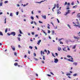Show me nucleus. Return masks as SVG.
<instances>
[{
    "label": "nucleus",
    "instance_id": "09e8293b",
    "mask_svg": "<svg viewBox=\"0 0 80 80\" xmlns=\"http://www.w3.org/2000/svg\"><path fill=\"white\" fill-rule=\"evenodd\" d=\"M55 54H56V56H58V55L57 53H55Z\"/></svg>",
    "mask_w": 80,
    "mask_h": 80
},
{
    "label": "nucleus",
    "instance_id": "680f3d73",
    "mask_svg": "<svg viewBox=\"0 0 80 80\" xmlns=\"http://www.w3.org/2000/svg\"><path fill=\"white\" fill-rule=\"evenodd\" d=\"M68 50H69V51H70V48H68Z\"/></svg>",
    "mask_w": 80,
    "mask_h": 80
},
{
    "label": "nucleus",
    "instance_id": "4d7b16f0",
    "mask_svg": "<svg viewBox=\"0 0 80 80\" xmlns=\"http://www.w3.org/2000/svg\"><path fill=\"white\" fill-rule=\"evenodd\" d=\"M47 28H48V29H50V26H48Z\"/></svg>",
    "mask_w": 80,
    "mask_h": 80
},
{
    "label": "nucleus",
    "instance_id": "0eeeda50",
    "mask_svg": "<svg viewBox=\"0 0 80 80\" xmlns=\"http://www.w3.org/2000/svg\"><path fill=\"white\" fill-rule=\"evenodd\" d=\"M56 4H54V7L52 8V10L53 11V12H54V11H53V9H55V8H56Z\"/></svg>",
    "mask_w": 80,
    "mask_h": 80
},
{
    "label": "nucleus",
    "instance_id": "a878e982",
    "mask_svg": "<svg viewBox=\"0 0 80 80\" xmlns=\"http://www.w3.org/2000/svg\"><path fill=\"white\" fill-rule=\"evenodd\" d=\"M47 55H48V54H50V51L49 50H48V53H47Z\"/></svg>",
    "mask_w": 80,
    "mask_h": 80
},
{
    "label": "nucleus",
    "instance_id": "1a4fd4ad",
    "mask_svg": "<svg viewBox=\"0 0 80 80\" xmlns=\"http://www.w3.org/2000/svg\"><path fill=\"white\" fill-rule=\"evenodd\" d=\"M11 48L13 51H15V47H14L13 46H11Z\"/></svg>",
    "mask_w": 80,
    "mask_h": 80
},
{
    "label": "nucleus",
    "instance_id": "20e7f679",
    "mask_svg": "<svg viewBox=\"0 0 80 80\" xmlns=\"http://www.w3.org/2000/svg\"><path fill=\"white\" fill-rule=\"evenodd\" d=\"M74 38L75 39H77V40H79V39H80V37H76L75 36H74Z\"/></svg>",
    "mask_w": 80,
    "mask_h": 80
},
{
    "label": "nucleus",
    "instance_id": "a211bd4d",
    "mask_svg": "<svg viewBox=\"0 0 80 80\" xmlns=\"http://www.w3.org/2000/svg\"><path fill=\"white\" fill-rule=\"evenodd\" d=\"M19 31L20 33V34H22L23 33L22 32V31H21V30L20 29H19Z\"/></svg>",
    "mask_w": 80,
    "mask_h": 80
},
{
    "label": "nucleus",
    "instance_id": "774afa93",
    "mask_svg": "<svg viewBox=\"0 0 80 80\" xmlns=\"http://www.w3.org/2000/svg\"><path fill=\"white\" fill-rule=\"evenodd\" d=\"M24 58H27V55H25L24 56Z\"/></svg>",
    "mask_w": 80,
    "mask_h": 80
},
{
    "label": "nucleus",
    "instance_id": "f3484780",
    "mask_svg": "<svg viewBox=\"0 0 80 80\" xmlns=\"http://www.w3.org/2000/svg\"><path fill=\"white\" fill-rule=\"evenodd\" d=\"M14 65H15V66H17V65H18V63L17 62L14 63Z\"/></svg>",
    "mask_w": 80,
    "mask_h": 80
},
{
    "label": "nucleus",
    "instance_id": "4c0bfd02",
    "mask_svg": "<svg viewBox=\"0 0 80 80\" xmlns=\"http://www.w3.org/2000/svg\"><path fill=\"white\" fill-rule=\"evenodd\" d=\"M44 52H46V53H47V50L45 49V50L44 51Z\"/></svg>",
    "mask_w": 80,
    "mask_h": 80
},
{
    "label": "nucleus",
    "instance_id": "c85d7f7f",
    "mask_svg": "<svg viewBox=\"0 0 80 80\" xmlns=\"http://www.w3.org/2000/svg\"><path fill=\"white\" fill-rule=\"evenodd\" d=\"M77 74H74L73 75V77H76V76H77Z\"/></svg>",
    "mask_w": 80,
    "mask_h": 80
},
{
    "label": "nucleus",
    "instance_id": "412c9836",
    "mask_svg": "<svg viewBox=\"0 0 80 80\" xmlns=\"http://www.w3.org/2000/svg\"><path fill=\"white\" fill-rule=\"evenodd\" d=\"M3 5V2H1L0 3V7L2 6Z\"/></svg>",
    "mask_w": 80,
    "mask_h": 80
},
{
    "label": "nucleus",
    "instance_id": "9d476101",
    "mask_svg": "<svg viewBox=\"0 0 80 80\" xmlns=\"http://www.w3.org/2000/svg\"><path fill=\"white\" fill-rule=\"evenodd\" d=\"M70 12V10H68V12H66V14H65V15H67L68 13H69V12Z\"/></svg>",
    "mask_w": 80,
    "mask_h": 80
},
{
    "label": "nucleus",
    "instance_id": "bf43d9fd",
    "mask_svg": "<svg viewBox=\"0 0 80 80\" xmlns=\"http://www.w3.org/2000/svg\"><path fill=\"white\" fill-rule=\"evenodd\" d=\"M33 21H32L31 22V24H33Z\"/></svg>",
    "mask_w": 80,
    "mask_h": 80
},
{
    "label": "nucleus",
    "instance_id": "2eb2a0df",
    "mask_svg": "<svg viewBox=\"0 0 80 80\" xmlns=\"http://www.w3.org/2000/svg\"><path fill=\"white\" fill-rule=\"evenodd\" d=\"M77 16L78 18H80V13H78Z\"/></svg>",
    "mask_w": 80,
    "mask_h": 80
},
{
    "label": "nucleus",
    "instance_id": "f257e3e1",
    "mask_svg": "<svg viewBox=\"0 0 80 80\" xmlns=\"http://www.w3.org/2000/svg\"><path fill=\"white\" fill-rule=\"evenodd\" d=\"M72 23H73V24H74V26L75 27H78L79 28H80V24H78V25H77L74 22H73Z\"/></svg>",
    "mask_w": 80,
    "mask_h": 80
},
{
    "label": "nucleus",
    "instance_id": "bb28decb",
    "mask_svg": "<svg viewBox=\"0 0 80 80\" xmlns=\"http://www.w3.org/2000/svg\"><path fill=\"white\" fill-rule=\"evenodd\" d=\"M8 29H7V28H6L5 30V32L6 33H7V30H8Z\"/></svg>",
    "mask_w": 80,
    "mask_h": 80
},
{
    "label": "nucleus",
    "instance_id": "3c124183",
    "mask_svg": "<svg viewBox=\"0 0 80 80\" xmlns=\"http://www.w3.org/2000/svg\"><path fill=\"white\" fill-rule=\"evenodd\" d=\"M18 13H19V12H16V15H18Z\"/></svg>",
    "mask_w": 80,
    "mask_h": 80
},
{
    "label": "nucleus",
    "instance_id": "473e14b6",
    "mask_svg": "<svg viewBox=\"0 0 80 80\" xmlns=\"http://www.w3.org/2000/svg\"><path fill=\"white\" fill-rule=\"evenodd\" d=\"M14 55H15V56H17V55L16 52H15L14 53Z\"/></svg>",
    "mask_w": 80,
    "mask_h": 80
},
{
    "label": "nucleus",
    "instance_id": "f8f14e48",
    "mask_svg": "<svg viewBox=\"0 0 80 80\" xmlns=\"http://www.w3.org/2000/svg\"><path fill=\"white\" fill-rule=\"evenodd\" d=\"M40 42H41V40H39L38 43H37V44L38 45H40Z\"/></svg>",
    "mask_w": 80,
    "mask_h": 80
},
{
    "label": "nucleus",
    "instance_id": "423d86ee",
    "mask_svg": "<svg viewBox=\"0 0 80 80\" xmlns=\"http://www.w3.org/2000/svg\"><path fill=\"white\" fill-rule=\"evenodd\" d=\"M45 0L44 1H42L40 2H35V3H41L42 2H45Z\"/></svg>",
    "mask_w": 80,
    "mask_h": 80
},
{
    "label": "nucleus",
    "instance_id": "e2e57ef3",
    "mask_svg": "<svg viewBox=\"0 0 80 80\" xmlns=\"http://www.w3.org/2000/svg\"><path fill=\"white\" fill-rule=\"evenodd\" d=\"M32 35H34V32H32Z\"/></svg>",
    "mask_w": 80,
    "mask_h": 80
},
{
    "label": "nucleus",
    "instance_id": "c756f323",
    "mask_svg": "<svg viewBox=\"0 0 80 80\" xmlns=\"http://www.w3.org/2000/svg\"><path fill=\"white\" fill-rule=\"evenodd\" d=\"M31 19H32V20H34V18H33V17H31Z\"/></svg>",
    "mask_w": 80,
    "mask_h": 80
},
{
    "label": "nucleus",
    "instance_id": "7ed1b4c3",
    "mask_svg": "<svg viewBox=\"0 0 80 80\" xmlns=\"http://www.w3.org/2000/svg\"><path fill=\"white\" fill-rule=\"evenodd\" d=\"M64 58V59H65V60H68V61H69L70 62H73V60H71L70 59H67L66 58Z\"/></svg>",
    "mask_w": 80,
    "mask_h": 80
},
{
    "label": "nucleus",
    "instance_id": "4be33fe9",
    "mask_svg": "<svg viewBox=\"0 0 80 80\" xmlns=\"http://www.w3.org/2000/svg\"><path fill=\"white\" fill-rule=\"evenodd\" d=\"M0 35L3 36V33L2 32H0Z\"/></svg>",
    "mask_w": 80,
    "mask_h": 80
},
{
    "label": "nucleus",
    "instance_id": "cd10ccee",
    "mask_svg": "<svg viewBox=\"0 0 80 80\" xmlns=\"http://www.w3.org/2000/svg\"><path fill=\"white\" fill-rule=\"evenodd\" d=\"M54 33H55V31H52V35H53L54 34Z\"/></svg>",
    "mask_w": 80,
    "mask_h": 80
},
{
    "label": "nucleus",
    "instance_id": "a19ab883",
    "mask_svg": "<svg viewBox=\"0 0 80 80\" xmlns=\"http://www.w3.org/2000/svg\"><path fill=\"white\" fill-rule=\"evenodd\" d=\"M7 35H9V36H10V35L11 34V33L10 34V33H7Z\"/></svg>",
    "mask_w": 80,
    "mask_h": 80
},
{
    "label": "nucleus",
    "instance_id": "b1692460",
    "mask_svg": "<svg viewBox=\"0 0 80 80\" xmlns=\"http://www.w3.org/2000/svg\"><path fill=\"white\" fill-rule=\"evenodd\" d=\"M78 6L77 5H75L74 6L72 7V8H77V7Z\"/></svg>",
    "mask_w": 80,
    "mask_h": 80
},
{
    "label": "nucleus",
    "instance_id": "2f4dec72",
    "mask_svg": "<svg viewBox=\"0 0 80 80\" xmlns=\"http://www.w3.org/2000/svg\"><path fill=\"white\" fill-rule=\"evenodd\" d=\"M66 75L67 76H68V75H69L70 76V73H67L66 74Z\"/></svg>",
    "mask_w": 80,
    "mask_h": 80
},
{
    "label": "nucleus",
    "instance_id": "dca6fc26",
    "mask_svg": "<svg viewBox=\"0 0 80 80\" xmlns=\"http://www.w3.org/2000/svg\"><path fill=\"white\" fill-rule=\"evenodd\" d=\"M42 17L44 19H46V15L42 16Z\"/></svg>",
    "mask_w": 80,
    "mask_h": 80
},
{
    "label": "nucleus",
    "instance_id": "a18cd8bd",
    "mask_svg": "<svg viewBox=\"0 0 80 80\" xmlns=\"http://www.w3.org/2000/svg\"><path fill=\"white\" fill-rule=\"evenodd\" d=\"M18 37H21L22 36V35L20 34H19L18 35Z\"/></svg>",
    "mask_w": 80,
    "mask_h": 80
},
{
    "label": "nucleus",
    "instance_id": "f03ea898",
    "mask_svg": "<svg viewBox=\"0 0 80 80\" xmlns=\"http://www.w3.org/2000/svg\"><path fill=\"white\" fill-rule=\"evenodd\" d=\"M11 34L13 36H15V34H16L15 32H11Z\"/></svg>",
    "mask_w": 80,
    "mask_h": 80
},
{
    "label": "nucleus",
    "instance_id": "37998d69",
    "mask_svg": "<svg viewBox=\"0 0 80 80\" xmlns=\"http://www.w3.org/2000/svg\"><path fill=\"white\" fill-rule=\"evenodd\" d=\"M33 55H34V57H35V56H36V53H33Z\"/></svg>",
    "mask_w": 80,
    "mask_h": 80
},
{
    "label": "nucleus",
    "instance_id": "f704fd0d",
    "mask_svg": "<svg viewBox=\"0 0 80 80\" xmlns=\"http://www.w3.org/2000/svg\"><path fill=\"white\" fill-rule=\"evenodd\" d=\"M67 57H68V58H70V57H71V58H72V57H71V56H69V55H68V56H67Z\"/></svg>",
    "mask_w": 80,
    "mask_h": 80
},
{
    "label": "nucleus",
    "instance_id": "6e6d98bb",
    "mask_svg": "<svg viewBox=\"0 0 80 80\" xmlns=\"http://www.w3.org/2000/svg\"><path fill=\"white\" fill-rule=\"evenodd\" d=\"M52 56H53L54 57H55H55H55V56H54V55L53 54H52Z\"/></svg>",
    "mask_w": 80,
    "mask_h": 80
},
{
    "label": "nucleus",
    "instance_id": "052dcab7",
    "mask_svg": "<svg viewBox=\"0 0 80 80\" xmlns=\"http://www.w3.org/2000/svg\"><path fill=\"white\" fill-rule=\"evenodd\" d=\"M67 2H66L65 3V5H67Z\"/></svg>",
    "mask_w": 80,
    "mask_h": 80
},
{
    "label": "nucleus",
    "instance_id": "6ab92c4d",
    "mask_svg": "<svg viewBox=\"0 0 80 80\" xmlns=\"http://www.w3.org/2000/svg\"><path fill=\"white\" fill-rule=\"evenodd\" d=\"M62 49H61V48L60 47H59L58 48V51H60Z\"/></svg>",
    "mask_w": 80,
    "mask_h": 80
},
{
    "label": "nucleus",
    "instance_id": "6e6552de",
    "mask_svg": "<svg viewBox=\"0 0 80 80\" xmlns=\"http://www.w3.org/2000/svg\"><path fill=\"white\" fill-rule=\"evenodd\" d=\"M44 52V51L43 52L42 51H41V54L42 56H43V55H44V54H45V53ZM42 54H43V55Z\"/></svg>",
    "mask_w": 80,
    "mask_h": 80
},
{
    "label": "nucleus",
    "instance_id": "ddd939ff",
    "mask_svg": "<svg viewBox=\"0 0 80 80\" xmlns=\"http://www.w3.org/2000/svg\"><path fill=\"white\" fill-rule=\"evenodd\" d=\"M73 65H75V66H77V63L76 62H73Z\"/></svg>",
    "mask_w": 80,
    "mask_h": 80
},
{
    "label": "nucleus",
    "instance_id": "9b49d317",
    "mask_svg": "<svg viewBox=\"0 0 80 80\" xmlns=\"http://www.w3.org/2000/svg\"><path fill=\"white\" fill-rule=\"evenodd\" d=\"M61 13V12L59 11V9H58L57 11V14H60Z\"/></svg>",
    "mask_w": 80,
    "mask_h": 80
},
{
    "label": "nucleus",
    "instance_id": "de8ad7c7",
    "mask_svg": "<svg viewBox=\"0 0 80 80\" xmlns=\"http://www.w3.org/2000/svg\"><path fill=\"white\" fill-rule=\"evenodd\" d=\"M39 23H43V22H42L40 21H39Z\"/></svg>",
    "mask_w": 80,
    "mask_h": 80
},
{
    "label": "nucleus",
    "instance_id": "79ce46f5",
    "mask_svg": "<svg viewBox=\"0 0 80 80\" xmlns=\"http://www.w3.org/2000/svg\"><path fill=\"white\" fill-rule=\"evenodd\" d=\"M29 48H30V49H32L33 48L32 46H29Z\"/></svg>",
    "mask_w": 80,
    "mask_h": 80
},
{
    "label": "nucleus",
    "instance_id": "5701e85b",
    "mask_svg": "<svg viewBox=\"0 0 80 80\" xmlns=\"http://www.w3.org/2000/svg\"><path fill=\"white\" fill-rule=\"evenodd\" d=\"M76 20L77 21V22H76V23H77L78 24H79L78 20V19H76Z\"/></svg>",
    "mask_w": 80,
    "mask_h": 80
},
{
    "label": "nucleus",
    "instance_id": "72a5a7b5",
    "mask_svg": "<svg viewBox=\"0 0 80 80\" xmlns=\"http://www.w3.org/2000/svg\"><path fill=\"white\" fill-rule=\"evenodd\" d=\"M6 20H7V18H5V19H4V21H5V23H6Z\"/></svg>",
    "mask_w": 80,
    "mask_h": 80
},
{
    "label": "nucleus",
    "instance_id": "5fc2aeb1",
    "mask_svg": "<svg viewBox=\"0 0 80 80\" xmlns=\"http://www.w3.org/2000/svg\"><path fill=\"white\" fill-rule=\"evenodd\" d=\"M50 73L51 74H52V75H54V74L52 72H50Z\"/></svg>",
    "mask_w": 80,
    "mask_h": 80
},
{
    "label": "nucleus",
    "instance_id": "69168bd1",
    "mask_svg": "<svg viewBox=\"0 0 80 80\" xmlns=\"http://www.w3.org/2000/svg\"><path fill=\"white\" fill-rule=\"evenodd\" d=\"M18 48H20V47H21L20 46V45H19L18 46Z\"/></svg>",
    "mask_w": 80,
    "mask_h": 80
},
{
    "label": "nucleus",
    "instance_id": "864d4df0",
    "mask_svg": "<svg viewBox=\"0 0 80 80\" xmlns=\"http://www.w3.org/2000/svg\"><path fill=\"white\" fill-rule=\"evenodd\" d=\"M57 8H58V4L57 6Z\"/></svg>",
    "mask_w": 80,
    "mask_h": 80
},
{
    "label": "nucleus",
    "instance_id": "7c9ffc66",
    "mask_svg": "<svg viewBox=\"0 0 80 80\" xmlns=\"http://www.w3.org/2000/svg\"><path fill=\"white\" fill-rule=\"evenodd\" d=\"M17 39L19 40V41H20V38L18 37L17 38Z\"/></svg>",
    "mask_w": 80,
    "mask_h": 80
},
{
    "label": "nucleus",
    "instance_id": "58836bf2",
    "mask_svg": "<svg viewBox=\"0 0 80 80\" xmlns=\"http://www.w3.org/2000/svg\"><path fill=\"white\" fill-rule=\"evenodd\" d=\"M43 58L44 60H45V56H43Z\"/></svg>",
    "mask_w": 80,
    "mask_h": 80
},
{
    "label": "nucleus",
    "instance_id": "e433bc0d",
    "mask_svg": "<svg viewBox=\"0 0 80 80\" xmlns=\"http://www.w3.org/2000/svg\"><path fill=\"white\" fill-rule=\"evenodd\" d=\"M8 1H5L4 2V3H8Z\"/></svg>",
    "mask_w": 80,
    "mask_h": 80
},
{
    "label": "nucleus",
    "instance_id": "4468645a",
    "mask_svg": "<svg viewBox=\"0 0 80 80\" xmlns=\"http://www.w3.org/2000/svg\"><path fill=\"white\" fill-rule=\"evenodd\" d=\"M62 50H63V51H65V52H67V50L65 49V48H62Z\"/></svg>",
    "mask_w": 80,
    "mask_h": 80
},
{
    "label": "nucleus",
    "instance_id": "338daca9",
    "mask_svg": "<svg viewBox=\"0 0 80 80\" xmlns=\"http://www.w3.org/2000/svg\"><path fill=\"white\" fill-rule=\"evenodd\" d=\"M70 3H68V5H70Z\"/></svg>",
    "mask_w": 80,
    "mask_h": 80
},
{
    "label": "nucleus",
    "instance_id": "39448f33",
    "mask_svg": "<svg viewBox=\"0 0 80 80\" xmlns=\"http://www.w3.org/2000/svg\"><path fill=\"white\" fill-rule=\"evenodd\" d=\"M58 62V60L57 58H54V62L55 63H57Z\"/></svg>",
    "mask_w": 80,
    "mask_h": 80
},
{
    "label": "nucleus",
    "instance_id": "49530a36",
    "mask_svg": "<svg viewBox=\"0 0 80 80\" xmlns=\"http://www.w3.org/2000/svg\"><path fill=\"white\" fill-rule=\"evenodd\" d=\"M57 20L58 21V23H60V22L59 21V20H58V19H57Z\"/></svg>",
    "mask_w": 80,
    "mask_h": 80
},
{
    "label": "nucleus",
    "instance_id": "c03bdc74",
    "mask_svg": "<svg viewBox=\"0 0 80 80\" xmlns=\"http://www.w3.org/2000/svg\"><path fill=\"white\" fill-rule=\"evenodd\" d=\"M60 44H63V42L62 41H60Z\"/></svg>",
    "mask_w": 80,
    "mask_h": 80
},
{
    "label": "nucleus",
    "instance_id": "393cba45",
    "mask_svg": "<svg viewBox=\"0 0 80 80\" xmlns=\"http://www.w3.org/2000/svg\"><path fill=\"white\" fill-rule=\"evenodd\" d=\"M67 25L68 27H69V28L71 29V27H70V26L69 24H68Z\"/></svg>",
    "mask_w": 80,
    "mask_h": 80
},
{
    "label": "nucleus",
    "instance_id": "c9c22d12",
    "mask_svg": "<svg viewBox=\"0 0 80 80\" xmlns=\"http://www.w3.org/2000/svg\"><path fill=\"white\" fill-rule=\"evenodd\" d=\"M48 33H50V31L49 30H48Z\"/></svg>",
    "mask_w": 80,
    "mask_h": 80
},
{
    "label": "nucleus",
    "instance_id": "0e129e2a",
    "mask_svg": "<svg viewBox=\"0 0 80 80\" xmlns=\"http://www.w3.org/2000/svg\"><path fill=\"white\" fill-rule=\"evenodd\" d=\"M42 63H45V62H44V61H42Z\"/></svg>",
    "mask_w": 80,
    "mask_h": 80
},
{
    "label": "nucleus",
    "instance_id": "ea45409f",
    "mask_svg": "<svg viewBox=\"0 0 80 80\" xmlns=\"http://www.w3.org/2000/svg\"><path fill=\"white\" fill-rule=\"evenodd\" d=\"M74 4V2H72V3H71L72 5H73Z\"/></svg>",
    "mask_w": 80,
    "mask_h": 80
},
{
    "label": "nucleus",
    "instance_id": "13d9d810",
    "mask_svg": "<svg viewBox=\"0 0 80 80\" xmlns=\"http://www.w3.org/2000/svg\"><path fill=\"white\" fill-rule=\"evenodd\" d=\"M48 77H51V75L49 74H48Z\"/></svg>",
    "mask_w": 80,
    "mask_h": 80
},
{
    "label": "nucleus",
    "instance_id": "aec40b11",
    "mask_svg": "<svg viewBox=\"0 0 80 80\" xmlns=\"http://www.w3.org/2000/svg\"><path fill=\"white\" fill-rule=\"evenodd\" d=\"M75 48H76V46L74 45V46H73L72 49H75Z\"/></svg>",
    "mask_w": 80,
    "mask_h": 80
},
{
    "label": "nucleus",
    "instance_id": "603ef678",
    "mask_svg": "<svg viewBox=\"0 0 80 80\" xmlns=\"http://www.w3.org/2000/svg\"><path fill=\"white\" fill-rule=\"evenodd\" d=\"M10 16H11L12 17V16H13V15H12V13H10Z\"/></svg>",
    "mask_w": 80,
    "mask_h": 80
},
{
    "label": "nucleus",
    "instance_id": "8fccbe9b",
    "mask_svg": "<svg viewBox=\"0 0 80 80\" xmlns=\"http://www.w3.org/2000/svg\"><path fill=\"white\" fill-rule=\"evenodd\" d=\"M34 23L35 24V25H37V23H36V22H35L34 21Z\"/></svg>",
    "mask_w": 80,
    "mask_h": 80
}]
</instances>
